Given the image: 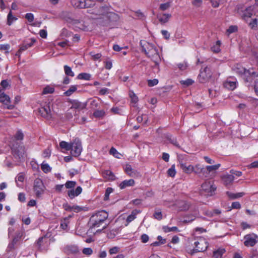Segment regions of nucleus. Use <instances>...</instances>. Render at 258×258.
<instances>
[{"instance_id":"f8f14e48","label":"nucleus","mask_w":258,"mask_h":258,"mask_svg":"<svg viewBox=\"0 0 258 258\" xmlns=\"http://www.w3.org/2000/svg\"><path fill=\"white\" fill-rule=\"evenodd\" d=\"M238 13L243 20L247 21L252 15V8L251 7H249L243 10L238 9Z\"/></svg>"},{"instance_id":"423d86ee","label":"nucleus","mask_w":258,"mask_h":258,"mask_svg":"<svg viewBox=\"0 0 258 258\" xmlns=\"http://www.w3.org/2000/svg\"><path fill=\"white\" fill-rule=\"evenodd\" d=\"M212 73L210 69L206 67L203 70L201 69L200 73L198 76L199 81L201 83H205L208 81L211 78Z\"/></svg>"},{"instance_id":"a878e982","label":"nucleus","mask_w":258,"mask_h":258,"mask_svg":"<svg viewBox=\"0 0 258 258\" xmlns=\"http://www.w3.org/2000/svg\"><path fill=\"white\" fill-rule=\"evenodd\" d=\"M221 166L220 164H217L211 166H206L207 170L208 171L209 175L212 176L211 174L215 173L216 171L219 169V168Z\"/></svg>"},{"instance_id":"c03bdc74","label":"nucleus","mask_w":258,"mask_h":258,"mask_svg":"<svg viewBox=\"0 0 258 258\" xmlns=\"http://www.w3.org/2000/svg\"><path fill=\"white\" fill-rule=\"evenodd\" d=\"M41 169L45 172L47 173L51 170V167L47 163H45L44 162L41 164Z\"/></svg>"},{"instance_id":"680f3d73","label":"nucleus","mask_w":258,"mask_h":258,"mask_svg":"<svg viewBox=\"0 0 258 258\" xmlns=\"http://www.w3.org/2000/svg\"><path fill=\"white\" fill-rule=\"evenodd\" d=\"M71 32L68 31L66 29H63L61 32V35L64 37H70L71 36Z\"/></svg>"},{"instance_id":"864d4df0","label":"nucleus","mask_w":258,"mask_h":258,"mask_svg":"<svg viewBox=\"0 0 258 258\" xmlns=\"http://www.w3.org/2000/svg\"><path fill=\"white\" fill-rule=\"evenodd\" d=\"M25 176L23 173H20L18 174L15 178V181L17 183L18 181L23 182L24 180Z\"/></svg>"},{"instance_id":"4be33fe9","label":"nucleus","mask_w":258,"mask_h":258,"mask_svg":"<svg viewBox=\"0 0 258 258\" xmlns=\"http://www.w3.org/2000/svg\"><path fill=\"white\" fill-rule=\"evenodd\" d=\"M135 184V180L133 179L129 180H124L122 181L119 185L120 189H122L128 186H132Z\"/></svg>"},{"instance_id":"b1692460","label":"nucleus","mask_w":258,"mask_h":258,"mask_svg":"<svg viewBox=\"0 0 258 258\" xmlns=\"http://www.w3.org/2000/svg\"><path fill=\"white\" fill-rule=\"evenodd\" d=\"M102 175L104 178L108 180H114L115 179V175L114 173L109 170L103 171Z\"/></svg>"},{"instance_id":"2eb2a0df","label":"nucleus","mask_w":258,"mask_h":258,"mask_svg":"<svg viewBox=\"0 0 258 258\" xmlns=\"http://www.w3.org/2000/svg\"><path fill=\"white\" fill-rule=\"evenodd\" d=\"M179 166L182 170L183 172L185 173L190 174L191 173L193 172L194 166L189 164H187L184 161L182 160H180Z\"/></svg>"},{"instance_id":"13d9d810","label":"nucleus","mask_w":258,"mask_h":258,"mask_svg":"<svg viewBox=\"0 0 258 258\" xmlns=\"http://www.w3.org/2000/svg\"><path fill=\"white\" fill-rule=\"evenodd\" d=\"M15 138L17 140H22L24 138V135L21 131H18L15 135Z\"/></svg>"},{"instance_id":"052dcab7","label":"nucleus","mask_w":258,"mask_h":258,"mask_svg":"<svg viewBox=\"0 0 258 258\" xmlns=\"http://www.w3.org/2000/svg\"><path fill=\"white\" fill-rule=\"evenodd\" d=\"M10 48V46L9 44H0V50H5L6 53L9 52V50Z\"/></svg>"},{"instance_id":"6e6d98bb","label":"nucleus","mask_w":258,"mask_h":258,"mask_svg":"<svg viewBox=\"0 0 258 258\" xmlns=\"http://www.w3.org/2000/svg\"><path fill=\"white\" fill-rule=\"evenodd\" d=\"M76 182L74 181H68L65 183V186L67 188H72L75 186Z\"/></svg>"},{"instance_id":"de8ad7c7","label":"nucleus","mask_w":258,"mask_h":258,"mask_svg":"<svg viewBox=\"0 0 258 258\" xmlns=\"http://www.w3.org/2000/svg\"><path fill=\"white\" fill-rule=\"evenodd\" d=\"M168 175L171 177H174L176 174L175 165H173L167 171Z\"/></svg>"},{"instance_id":"c756f323","label":"nucleus","mask_w":258,"mask_h":258,"mask_svg":"<svg viewBox=\"0 0 258 258\" xmlns=\"http://www.w3.org/2000/svg\"><path fill=\"white\" fill-rule=\"evenodd\" d=\"M141 212V211L139 210L135 209L133 210L131 214L127 216L126 218V222L127 223H130L133 221L136 218L137 214Z\"/></svg>"},{"instance_id":"39448f33","label":"nucleus","mask_w":258,"mask_h":258,"mask_svg":"<svg viewBox=\"0 0 258 258\" xmlns=\"http://www.w3.org/2000/svg\"><path fill=\"white\" fill-rule=\"evenodd\" d=\"M71 154L74 157H78L82 151V146L80 140L79 139H75L71 143Z\"/></svg>"},{"instance_id":"393cba45","label":"nucleus","mask_w":258,"mask_h":258,"mask_svg":"<svg viewBox=\"0 0 258 258\" xmlns=\"http://www.w3.org/2000/svg\"><path fill=\"white\" fill-rule=\"evenodd\" d=\"M72 108L81 110L85 108V104L81 103L77 100H74L71 101Z\"/></svg>"},{"instance_id":"9b49d317","label":"nucleus","mask_w":258,"mask_h":258,"mask_svg":"<svg viewBox=\"0 0 258 258\" xmlns=\"http://www.w3.org/2000/svg\"><path fill=\"white\" fill-rule=\"evenodd\" d=\"M103 223L102 222H100L98 219L92 215L88 223L89 226V231L91 232H93L94 229L99 227Z\"/></svg>"},{"instance_id":"8fccbe9b","label":"nucleus","mask_w":258,"mask_h":258,"mask_svg":"<svg viewBox=\"0 0 258 258\" xmlns=\"http://www.w3.org/2000/svg\"><path fill=\"white\" fill-rule=\"evenodd\" d=\"M89 55L91 56L92 59H93L94 60H98L102 56V55L101 53H95L93 52H90L89 53Z\"/></svg>"},{"instance_id":"e433bc0d","label":"nucleus","mask_w":258,"mask_h":258,"mask_svg":"<svg viewBox=\"0 0 258 258\" xmlns=\"http://www.w3.org/2000/svg\"><path fill=\"white\" fill-rule=\"evenodd\" d=\"M77 89V85H72L70 86V88L67 91L64 92V95L66 96H70L73 93H74L75 91H76Z\"/></svg>"},{"instance_id":"a18cd8bd","label":"nucleus","mask_w":258,"mask_h":258,"mask_svg":"<svg viewBox=\"0 0 258 258\" xmlns=\"http://www.w3.org/2000/svg\"><path fill=\"white\" fill-rule=\"evenodd\" d=\"M54 91V88L47 86L43 89V94H51L53 93Z\"/></svg>"},{"instance_id":"72a5a7b5","label":"nucleus","mask_w":258,"mask_h":258,"mask_svg":"<svg viewBox=\"0 0 258 258\" xmlns=\"http://www.w3.org/2000/svg\"><path fill=\"white\" fill-rule=\"evenodd\" d=\"M77 79L79 80H90L91 78V75L86 73H82L77 76Z\"/></svg>"},{"instance_id":"bf43d9fd","label":"nucleus","mask_w":258,"mask_h":258,"mask_svg":"<svg viewBox=\"0 0 258 258\" xmlns=\"http://www.w3.org/2000/svg\"><path fill=\"white\" fill-rule=\"evenodd\" d=\"M112 192V188L111 187H108L105 191V193L104 195V200L105 201H107L109 199V196L110 193Z\"/></svg>"},{"instance_id":"1a4fd4ad","label":"nucleus","mask_w":258,"mask_h":258,"mask_svg":"<svg viewBox=\"0 0 258 258\" xmlns=\"http://www.w3.org/2000/svg\"><path fill=\"white\" fill-rule=\"evenodd\" d=\"M244 244L247 247L253 246L258 241L257 236L254 233L246 234L243 238Z\"/></svg>"},{"instance_id":"2f4dec72","label":"nucleus","mask_w":258,"mask_h":258,"mask_svg":"<svg viewBox=\"0 0 258 258\" xmlns=\"http://www.w3.org/2000/svg\"><path fill=\"white\" fill-rule=\"evenodd\" d=\"M84 0H72L71 4L75 8L79 9H84Z\"/></svg>"},{"instance_id":"4468645a","label":"nucleus","mask_w":258,"mask_h":258,"mask_svg":"<svg viewBox=\"0 0 258 258\" xmlns=\"http://www.w3.org/2000/svg\"><path fill=\"white\" fill-rule=\"evenodd\" d=\"M39 112L40 115L47 119L51 118V111L49 106L44 105L39 109Z\"/></svg>"},{"instance_id":"c85d7f7f","label":"nucleus","mask_w":258,"mask_h":258,"mask_svg":"<svg viewBox=\"0 0 258 258\" xmlns=\"http://www.w3.org/2000/svg\"><path fill=\"white\" fill-rule=\"evenodd\" d=\"M125 172L130 176L133 177L135 176L138 173L136 171L134 170L130 164H126L124 168Z\"/></svg>"},{"instance_id":"412c9836","label":"nucleus","mask_w":258,"mask_h":258,"mask_svg":"<svg viewBox=\"0 0 258 258\" xmlns=\"http://www.w3.org/2000/svg\"><path fill=\"white\" fill-rule=\"evenodd\" d=\"M177 206L180 211H186L190 208V204L185 201H178L177 204Z\"/></svg>"},{"instance_id":"bb28decb","label":"nucleus","mask_w":258,"mask_h":258,"mask_svg":"<svg viewBox=\"0 0 258 258\" xmlns=\"http://www.w3.org/2000/svg\"><path fill=\"white\" fill-rule=\"evenodd\" d=\"M198 213L196 211H195L194 214L186 215L184 216V219L183 220V222L185 223H189L193 221L196 218Z\"/></svg>"},{"instance_id":"cd10ccee","label":"nucleus","mask_w":258,"mask_h":258,"mask_svg":"<svg viewBox=\"0 0 258 258\" xmlns=\"http://www.w3.org/2000/svg\"><path fill=\"white\" fill-rule=\"evenodd\" d=\"M171 16L169 14H163L158 15L157 18L161 23H165L169 21Z\"/></svg>"},{"instance_id":"09e8293b","label":"nucleus","mask_w":258,"mask_h":258,"mask_svg":"<svg viewBox=\"0 0 258 258\" xmlns=\"http://www.w3.org/2000/svg\"><path fill=\"white\" fill-rule=\"evenodd\" d=\"M238 30V27L236 25H231L229 27L228 29L227 30V33L228 34L234 33L236 32Z\"/></svg>"},{"instance_id":"4d7b16f0","label":"nucleus","mask_w":258,"mask_h":258,"mask_svg":"<svg viewBox=\"0 0 258 258\" xmlns=\"http://www.w3.org/2000/svg\"><path fill=\"white\" fill-rule=\"evenodd\" d=\"M154 218L158 220H160L162 219V214L160 211H156L154 214Z\"/></svg>"},{"instance_id":"ddd939ff","label":"nucleus","mask_w":258,"mask_h":258,"mask_svg":"<svg viewBox=\"0 0 258 258\" xmlns=\"http://www.w3.org/2000/svg\"><path fill=\"white\" fill-rule=\"evenodd\" d=\"M0 102L4 103L5 106V108H6L8 109H12L14 108V106L13 105L10 104V97L4 93H2L0 94Z\"/></svg>"},{"instance_id":"dca6fc26","label":"nucleus","mask_w":258,"mask_h":258,"mask_svg":"<svg viewBox=\"0 0 258 258\" xmlns=\"http://www.w3.org/2000/svg\"><path fill=\"white\" fill-rule=\"evenodd\" d=\"M234 179V176L233 175L225 174L221 176V180L223 183L226 186H230Z\"/></svg>"},{"instance_id":"9d476101","label":"nucleus","mask_w":258,"mask_h":258,"mask_svg":"<svg viewBox=\"0 0 258 258\" xmlns=\"http://www.w3.org/2000/svg\"><path fill=\"white\" fill-rule=\"evenodd\" d=\"M202 189L204 191L208 196H212L216 189V186L213 182L210 181H206L201 185Z\"/></svg>"},{"instance_id":"4c0bfd02","label":"nucleus","mask_w":258,"mask_h":258,"mask_svg":"<svg viewBox=\"0 0 258 258\" xmlns=\"http://www.w3.org/2000/svg\"><path fill=\"white\" fill-rule=\"evenodd\" d=\"M109 153L112 155L114 157L120 159L122 156L121 154L119 153L115 148L111 147L109 151Z\"/></svg>"},{"instance_id":"f257e3e1","label":"nucleus","mask_w":258,"mask_h":258,"mask_svg":"<svg viewBox=\"0 0 258 258\" xmlns=\"http://www.w3.org/2000/svg\"><path fill=\"white\" fill-rule=\"evenodd\" d=\"M233 71L241 76L245 83L249 85L252 80L258 76V72L255 71L253 68L248 70L243 67L240 64L237 63L233 66Z\"/></svg>"},{"instance_id":"338daca9","label":"nucleus","mask_w":258,"mask_h":258,"mask_svg":"<svg viewBox=\"0 0 258 258\" xmlns=\"http://www.w3.org/2000/svg\"><path fill=\"white\" fill-rule=\"evenodd\" d=\"M82 252L84 254L91 255L93 252V250L91 248L88 247V248H84L83 249Z\"/></svg>"},{"instance_id":"603ef678","label":"nucleus","mask_w":258,"mask_h":258,"mask_svg":"<svg viewBox=\"0 0 258 258\" xmlns=\"http://www.w3.org/2000/svg\"><path fill=\"white\" fill-rule=\"evenodd\" d=\"M155 62V65L153 66V69L155 73H159L160 71L159 69V63L161 61V57H160V59L156 62L155 61H153Z\"/></svg>"},{"instance_id":"58836bf2","label":"nucleus","mask_w":258,"mask_h":258,"mask_svg":"<svg viewBox=\"0 0 258 258\" xmlns=\"http://www.w3.org/2000/svg\"><path fill=\"white\" fill-rule=\"evenodd\" d=\"M64 71L65 74L67 76H71V77H73L75 76V74L72 71L71 68L67 65H65L64 66Z\"/></svg>"},{"instance_id":"a211bd4d","label":"nucleus","mask_w":258,"mask_h":258,"mask_svg":"<svg viewBox=\"0 0 258 258\" xmlns=\"http://www.w3.org/2000/svg\"><path fill=\"white\" fill-rule=\"evenodd\" d=\"M224 86L230 90H233L236 87L237 82L235 79H229L224 83Z\"/></svg>"},{"instance_id":"7c9ffc66","label":"nucleus","mask_w":258,"mask_h":258,"mask_svg":"<svg viewBox=\"0 0 258 258\" xmlns=\"http://www.w3.org/2000/svg\"><path fill=\"white\" fill-rule=\"evenodd\" d=\"M17 19L18 18L16 17L13 15L12 12L10 10L7 16V24L9 26H11L13 22L17 20Z\"/></svg>"},{"instance_id":"69168bd1","label":"nucleus","mask_w":258,"mask_h":258,"mask_svg":"<svg viewBox=\"0 0 258 258\" xmlns=\"http://www.w3.org/2000/svg\"><path fill=\"white\" fill-rule=\"evenodd\" d=\"M18 200L21 202H25L26 201L25 195L23 192H20L18 195Z\"/></svg>"},{"instance_id":"0eeeda50","label":"nucleus","mask_w":258,"mask_h":258,"mask_svg":"<svg viewBox=\"0 0 258 258\" xmlns=\"http://www.w3.org/2000/svg\"><path fill=\"white\" fill-rule=\"evenodd\" d=\"M195 247L193 249L192 253L206 250L208 246V243L205 239L200 238L195 242Z\"/></svg>"},{"instance_id":"f704fd0d","label":"nucleus","mask_w":258,"mask_h":258,"mask_svg":"<svg viewBox=\"0 0 258 258\" xmlns=\"http://www.w3.org/2000/svg\"><path fill=\"white\" fill-rule=\"evenodd\" d=\"M248 26L252 29L257 28L258 27V16L252 18L251 21L248 23Z\"/></svg>"},{"instance_id":"0e129e2a","label":"nucleus","mask_w":258,"mask_h":258,"mask_svg":"<svg viewBox=\"0 0 258 258\" xmlns=\"http://www.w3.org/2000/svg\"><path fill=\"white\" fill-rule=\"evenodd\" d=\"M25 17L29 22H32L34 20V15L32 13H27Z\"/></svg>"},{"instance_id":"7ed1b4c3","label":"nucleus","mask_w":258,"mask_h":258,"mask_svg":"<svg viewBox=\"0 0 258 258\" xmlns=\"http://www.w3.org/2000/svg\"><path fill=\"white\" fill-rule=\"evenodd\" d=\"M107 7L103 6L99 8V10L96 9L87 11V13L95 15V16H105L110 21L116 20L117 18V15L112 12H108Z\"/></svg>"},{"instance_id":"3c124183","label":"nucleus","mask_w":258,"mask_h":258,"mask_svg":"<svg viewBox=\"0 0 258 258\" xmlns=\"http://www.w3.org/2000/svg\"><path fill=\"white\" fill-rule=\"evenodd\" d=\"M202 166L200 164H197L195 166H194V170L193 172L200 175L201 173V170H202Z\"/></svg>"},{"instance_id":"473e14b6","label":"nucleus","mask_w":258,"mask_h":258,"mask_svg":"<svg viewBox=\"0 0 258 258\" xmlns=\"http://www.w3.org/2000/svg\"><path fill=\"white\" fill-rule=\"evenodd\" d=\"M225 251L224 248H219L213 252V257L215 258H222Z\"/></svg>"},{"instance_id":"6e6552de","label":"nucleus","mask_w":258,"mask_h":258,"mask_svg":"<svg viewBox=\"0 0 258 258\" xmlns=\"http://www.w3.org/2000/svg\"><path fill=\"white\" fill-rule=\"evenodd\" d=\"M33 189L37 197H40L43 194L45 187L42 180L37 178L34 180Z\"/></svg>"},{"instance_id":"a19ab883","label":"nucleus","mask_w":258,"mask_h":258,"mask_svg":"<svg viewBox=\"0 0 258 258\" xmlns=\"http://www.w3.org/2000/svg\"><path fill=\"white\" fill-rule=\"evenodd\" d=\"M221 44V43L220 41H217L216 43L211 47L212 50L216 53L219 52L220 51Z\"/></svg>"},{"instance_id":"5701e85b","label":"nucleus","mask_w":258,"mask_h":258,"mask_svg":"<svg viewBox=\"0 0 258 258\" xmlns=\"http://www.w3.org/2000/svg\"><path fill=\"white\" fill-rule=\"evenodd\" d=\"M30 42H28L21 45L19 50L20 52L25 51L28 48L32 47L34 43L36 42V40L34 38H31V39H30Z\"/></svg>"},{"instance_id":"49530a36","label":"nucleus","mask_w":258,"mask_h":258,"mask_svg":"<svg viewBox=\"0 0 258 258\" xmlns=\"http://www.w3.org/2000/svg\"><path fill=\"white\" fill-rule=\"evenodd\" d=\"M206 170H207L206 166L205 167H204L203 166L202 170H201V173L199 176L204 177H211V176L209 175L208 171H206Z\"/></svg>"},{"instance_id":"aec40b11","label":"nucleus","mask_w":258,"mask_h":258,"mask_svg":"<svg viewBox=\"0 0 258 258\" xmlns=\"http://www.w3.org/2000/svg\"><path fill=\"white\" fill-rule=\"evenodd\" d=\"M64 252L68 255L74 254L79 252V249L76 245H68L64 248Z\"/></svg>"},{"instance_id":"ea45409f","label":"nucleus","mask_w":258,"mask_h":258,"mask_svg":"<svg viewBox=\"0 0 258 258\" xmlns=\"http://www.w3.org/2000/svg\"><path fill=\"white\" fill-rule=\"evenodd\" d=\"M71 143L70 144L65 142L61 141L59 143V146L61 148L64 149L67 151H70L71 149Z\"/></svg>"},{"instance_id":"e2e57ef3","label":"nucleus","mask_w":258,"mask_h":258,"mask_svg":"<svg viewBox=\"0 0 258 258\" xmlns=\"http://www.w3.org/2000/svg\"><path fill=\"white\" fill-rule=\"evenodd\" d=\"M158 83V80L156 79L153 80H149L148 81V85L149 87H152L157 85Z\"/></svg>"},{"instance_id":"79ce46f5","label":"nucleus","mask_w":258,"mask_h":258,"mask_svg":"<svg viewBox=\"0 0 258 258\" xmlns=\"http://www.w3.org/2000/svg\"><path fill=\"white\" fill-rule=\"evenodd\" d=\"M84 9L93 7L95 5V3L93 0H84Z\"/></svg>"},{"instance_id":"6ab92c4d","label":"nucleus","mask_w":258,"mask_h":258,"mask_svg":"<svg viewBox=\"0 0 258 258\" xmlns=\"http://www.w3.org/2000/svg\"><path fill=\"white\" fill-rule=\"evenodd\" d=\"M82 191V188L81 186H78L76 189L69 190L68 191V196L70 199H73L75 197L79 196Z\"/></svg>"},{"instance_id":"f3484780","label":"nucleus","mask_w":258,"mask_h":258,"mask_svg":"<svg viewBox=\"0 0 258 258\" xmlns=\"http://www.w3.org/2000/svg\"><path fill=\"white\" fill-rule=\"evenodd\" d=\"M92 215L102 223H104L108 217V213L104 210L98 211Z\"/></svg>"},{"instance_id":"774afa93","label":"nucleus","mask_w":258,"mask_h":258,"mask_svg":"<svg viewBox=\"0 0 258 258\" xmlns=\"http://www.w3.org/2000/svg\"><path fill=\"white\" fill-rule=\"evenodd\" d=\"M87 120V118L86 117L83 116L81 118H77L76 119V122L79 123V124H83Z\"/></svg>"},{"instance_id":"c9c22d12","label":"nucleus","mask_w":258,"mask_h":258,"mask_svg":"<svg viewBox=\"0 0 258 258\" xmlns=\"http://www.w3.org/2000/svg\"><path fill=\"white\" fill-rule=\"evenodd\" d=\"M106 113L103 110H96L93 112V116L97 118H102L105 115Z\"/></svg>"},{"instance_id":"5fc2aeb1","label":"nucleus","mask_w":258,"mask_h":258,"mask_svg":"<svg viewBox=\"0 0 258 258\" xmlns=\"http://www.w3.org/2000/svg\"><path fill=\"white\" fill-rule=\"evenodd\" d=\"M163 229L164 232H169L170 231H177L178 228L177 227H169L168 226H164L163 227Z\"/></svg>"},{"instance_id":"f03ea898","label":"nucleus","mask_w":258,"mask_h":258,"mask_svg":"<svg viewBox=\"0 0 258 258\" xmlns=\"http://www.w3.org/2000/svg\"><path fill=\"white\" fill-rule=\"evenodd\" d=\"M140 43L142 51L153 61L157 62L160 59L158 49L154 44L145 40H141Z\"/></svg>"},{"instance_id":"37998d69","label":"nucleus","mask_w":258,"mask_h":258,"mask_svg":"<svg viewBox=\"0 0 258 258\" xmlns=\"http://www.w3.org/2000/svg\"><path fill=\"white\" fill-rule=\"evenodd\" d=\"M171 2H168L166 3L161 4L159 7V9L161 11H165L171 7Z\"/></svg>"},{"instance_id":"20e7f679","label":"nucleus","mask_w":258,"mask_h":258,"mask_svg":"<svg viewBox=\"0 0 258 258\" xmlns=\"http://www.w3.org/2000/svg\"><path fill=\"white\" fill-rule=\"evenodd\" d=\"M25 231L23 229L17 231L12 240L9 242L7 250L8 251H12L16 248V245L20 242L21 239L24 236Z\"/></svg>"}]
</instances>
